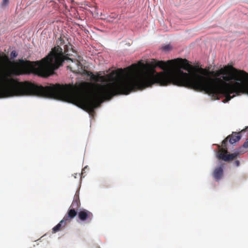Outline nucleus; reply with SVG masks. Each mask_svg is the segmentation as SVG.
<instances>
[{
    "label": "nucleus",
    "instance_id": "nucleus-4",
    "mask_svg": "<svg viewBox=\"0 0 248 248\" xmlns=\"http://www.w3.org/2000/svg\"><path fill=\"white\" fill-rule=\"evenodd\" d=\"M77 214L79 219L85 223H90L93 218V213L86 209L79 211Z\"/></svg>",
    "mask_w": 248,
    "mask_h": 248
},
{
    "label": "nucleus",
    "instance_id": "nucleus-11",
    "mask_svg": "<svg viewBox=\"0 0 248 248\" xmlns=\"http://www.w3.org/2000/svg\"><path fill=\"white\" fill-rule=\"evenodd\" d=\"M118 16V15L114 14L111 16H109L107 17V20L108 22H112L114 21V19L117 18Z\"/></svg>",
    "mask_w": 248,
    "mask_h": 248
},
{
    "label": "nucleus",
    "instance_id": "nucleus-2",
    "mask_svg": "<svg viewBox=\"0 0 248 248\" xmlns=\"http://www.w3.org/2000/svg\"><path fill=\"white\" fill-rule=\"evenodd\" d=\"M230 137V135L228 136L222 141L221 146L217 145L218 151L217 154L218 159L227 162L235 159L238 156L246 152L245 151L242 150V147H240L233 153L228 154L227 144Z\"/></svg>",
    "mask_w": 248,
    "mask_h": 248
},
{
    "label": "nucleus",
    "instance_id": "nucleus-8",
    "mask_svg": "<svg viewBox=\"0 0 248 248\" xmlns=\"http://www.w3.org/2000/svg\"><path fill=\"white\" fill-rule=\"evenodd\" d=\"M242 84L244 86L245 91L244 92L241 93H248V75H246L244 77L242 81H241Z\"/></svg>",
    "mask_w": 248,
    "mask_h": 248
},
{
    "label": "nucleus",
    "instance_id": "nucleus-10",
    "mask_svg": "<svg viewBox=\"0 0 248 248\" xmlns=\"http://www.w3.org/2000/svg\"><path fill=\"white\" fill-rule=\"evenodd\" d=\"M90 75L91 78L92 80L94 81L95 82H99L98 75H94L92 72H91Z\"/></svg>",
    "mask_w": 248,
    "mask_h": 248
},
{
    "label": "nucleus",
    "instance_id": "nucleus-13",
    "mask_svg": "<svg viewBox=\"0 0 248 248\" xmlns=\"http://www.w3.org/2000/svg\"><path fill=\"white\" fill-rule=\"evenodd\" d=\"M241 147H242V150H244L246 152L247 151L246 149L248 148V139H247V140L244 143L243 146Z\"/></svg>",
    "mask_w": 248,
    "mask_h": 248
},
{
    "label": "nucleus",
    "instance_id": "nucleus-5",
    "mask_svg": "<svg viewBox=\"0 0 248 248\" xmlns=\"http://www.w3.org/2000/svg\"><path fill=\"white\" fill-rule=\"evenodd\" d=\"M224 168V164L221 163L219 166L215 169L213 172V176L217 181H219L222 178Z\"/></svg>",
    "mask_w": 248,
    "mask_h": 248
},
{
    "label": "nucleus",
    "instance_id": "nucleus-15",
    "mask_svg": "<svg viewBox=\"0 0 248 248\" xmlns=\"http://www.w3.org/2000/svg\"><path fill=\"white\" fill-rule=\"evenodd\" d=\"M9 3V0H2L1 2V6L5 7L7 6Z\"/></svg>",
    "mask_w": 248,
    "mask_h": 248
},
{
    "label": "nucleus",
    "instance_id": "nucleus-17",
    "mask_svg": "<svg viewBox=\"0 0 248 248\" xmlns=\"http://www.w3.org/2000/svg\"><path fill=\"white\" fill-rule=\"evenodd\" d=\"M234 164L236 167H238L240 165V162L239 160H235L234 161Z\"/></svg>",
    "mask_w": 248,
    "mask_h": 248
},
{
    "label": "nucleus",
    "instance_id": "nucleus-9",
    "mask_svg": "<svg viewBox=\"0 0 248 248\" xmlns=\"http://www.w3.org/2000/svg\"><path fill=\"white\" fill-rule=\"evenodd\" d=\"M117 75V73L115 71H113L110 74L108 75L107 77L109 78V79L112 81L114 80V78Z\"/></svg>",
    "mask_w": 248,
    "mask_h": 248
},
{
    "label": "nucleus",
    "instance_id": "nucleus-1",
    "mask_svg": "<svg viewBox=\"0 0 248 248\" xmlns=\"http://www.w3.org/2000/svg\"><path fill=\"white\" fill-rule=\"evenodd\" d=\"M128 73L122 78V94L141 90L154 84L166 86L173 84L195 90L204 92L213 99L225 96L224 103L244 92L245 87L241 81L248 73L231 65L216 71L193 66L186 59L156 61L150 63L142 61L126 68Z\"/></svg>",
    "mask_w": 248,
    "mask_h": 248
},
{
    "label": "nucleus",
    "instance_id": "nucleus-6",
    "mask_svg": "<svg viewBox=\"0 0 248 248\" xmlns=\"http://www.w3.org/2000/svg\"><path fill=\"white\" fill-rule=\"evenodd\" d=\"M80 206V202L79 201V196L75 195L74 198L73 202L70 207V209L68 212L70 211H74L75 212V217L77 215L78 208Z\"/></svg>",
    "mask_w": 248,
    "mask_h": 248
},
{
    "label": "nucleus",
    "instance_id": "nucleus-16",
    "mask_svg": "<svg viewBox=\"0 0 248 248\" xmlns=\"http://www.w3.org/2000/svg\"><path fill=\"white\" fill-rule=\"evenodd\" d=\"M10 56H11V58H16L17 57V53H16V52L15 50H13L11 52Z\"/></svg>",
    "mask_w": 248,
    "mask_h": 248
},
{
    "label": "nucleus",
    "instance_id": "nucleus-14",
    "mask_svg": "<svg viewBox=\"0 0 248 248\" xmlns=\"http://www.w3.org/2000/svg\"><path fill=\"white\" fill-rule=\"evenodd\" d=\"M162 49L163 50L167 51H169V50H171V47L170 46L168 45H166L165 46H163L162 47Z\"/></svg>",
    "mask_w": 248,
    "mask_h": 248
},
{
    "label": "nucleus",
    "instance_id": "nucleus-7",
    "mask_svg": "<svg viewBox=\"0 0 248 248\" xmlns=\"http://www.w3.org/2000/svg\"><path fill=\"white\" fill-rule=\"evenodd\" d=\"M241 136L239 133H232V135L230 137L229 142L231 144H233L238 141L241 139Z\"/></svg>",
    "mask_w": 248,
    "mask_h": 248
},
{
    "label": "nucleus",
    "instance_id": "nucleus-18",
    "mask_svg": "<svg viewBox=\"0 0 248 248\" xmlns=\"http://www.w3.org/2000/svg\"><path fill=\"white\" fill-rule=\"evenodd\" d=\"M4 58L5 59L8 60V57H7V56L4 55Z\"/></svg>",
    "mask_w": 248,
    "mask_h": 248
},
{
    "label": "nucleus",
    "instance_id": "nucleus-3",
    "mask_svg": "<svg viewBox=\"0 0 248 248\" xmlns=\"http://www.w3.org/2000/svg\"><path fill=\"white\" fill-rule=\"evenodd\" d=\"M75 217V212L74 211H70L67 212L63 217V219L53 229V232L55 233L61 230L62 228H64L68 222H70L72 219Z\"/></svg>",
    "mask_w": 248,
    "mask_h": 248
},
{
    "label": "nucleus",
    "instance_id": "nucleus-12",
    "mask_svg": "<svg viewBox=\"0 0 248 248\" xmlns=\"http://www.w3.org/2000/svg\"><path fill=\"white\" fill-rule=\"evenodd\" d=\"M99 82H106L107 81V79L105 76H100L98 75Z\"/></svg>",
    "mask_w": 248,
    "mask_h": 248
}]
</instances>
